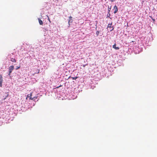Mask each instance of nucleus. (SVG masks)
<instances>
[{
    "mask_svg": "<svg viewBox=\"0 0 157 157\" xmlns=\"http://www.w3.org/2000/svg\"><path fill=\"white\" fill-rule=\"evenodd\" d=\"M99 31H97L96 32V34L97 35V36H98L99 35Z\"/></svg>",
    "mask_w": 157,
    "mask_h": 157,
    "instance_id": "obj_12",
    "label": "nucleus"
},
{
    "mask_svg": "<svg viewBox=\"0 0 157 157\" xmlns=\"http://www.w3.org/2000/svg\"><path fill=\"white\" fill-rule=\"evenodd\" d=\"M3 78L2 75H0V87L2 86V83L3 82Z\"/></svg>",
    "mask_w": 157,
    "mask_h": 157,
    "instance_id": "obj_4",
    "label": "nucleus"
},
{
    "mask_svg": "<svg viewBox=\"0 0 157 157\" xmlns=\"http://www.w3.org/2000/svg\"><path fill=\"white\" fill-rule=\"evenodd\" d=\"M112 25V23L111 22V23H109L107 26L108 30H109L110 31H112L114 29V28Z\"/></svg>",
    "mask_w": 157,
    "mask_h": 157,
    "instance_id": "obj_1",
    "label": "nucleus"
},
{
    "mask_svg": "<svg viewBox=\"0 0 157 157\" xmlns=\"http://www.w3.org/2000/svg\"><path fill=\"white\" fill-rule=\"evenodd\" d=\"M114 9V13H116L118 11V8L116 6H115L113 8Z\"/></svg>",
    "mask_w": 157,
    "mask_h": 157,
    "instance_id": "obj_5",
    "label": "nucleus"
},
{
    "mask_svg": "<svg viewBox=\"0 0 157 157\" xmlns=\"http://www.w3.org/2000/svg\"><path fill=\"white\" fill-rule=\"evenodd\" d=\"M150 17L152 19V20L153 22H154L155 21V19H153L152 17L151 16H150Z\"/></svg>",
    "mask_w": 157,
    "mask_h": 157,
    "instance_id": "obj_15",
    "label": "nucleus"
},
{
    "mask_svg": "<svg viewBox=\"0 0 157 157\" xmlns=\"http://www.w3.org/2000/svg\"><path fill=\"white\" fill-rule=\"evenodd\" d=\"M69 20L68 21V23H69V25H70V22H72V17L71 16H70L69 17Z\"/></svg>",
    "mask_w": 157,
    "mask_h": 157,
    "instance_id": "obj_8",
    "label": "nucleus"
},
{
    "mask_svg": "<svg viewBox=\"0 0 157 157\" xmlns=\"http://www.w3.org/2000/svg\"><path fill=\"white\" fill-rule=\"evenodd\" d=\"M14 69V67L13 66H11L9 67V74L8 75H10L11 73H12L13 70Z\"/></svg>",
    "mask_w": 157,
    "mask_h": 157,
    "instance_id": "obj_2",
    "label": "nucleus"
},
{
    "mask_svg": "<svg viewBox=\"0 0 157 157\" xmlns=\"http://www.w3.org/2000/svg\"><path fill=\"white\" fill-rule=\"evenodd\" d=\"M86 65H83V67H84L85 66H86Z\"/></svg>",
    "mask_w": 157,
    "mask_h": 157,
    "instance_id": "obj_17",
    "label": "nucleus"
},
{
    "mask_svg": "<svg viewBox=\"0 0 157 157\" xmlns=\"http://www.w3.org/2000/svg\"><path fill=\"white\" fill-rule=\"evenodd\" d=\"M111 6L110 7H109V6L108 7V13H109V12L110 11L111 9Z\"/></svg>",
    "mask_w": 157,
    "mask_h": 157,
    "instance_id": "obj_10",
    "label": "nucleus"
},
{
    "mask_svg": "<svg viewBox=\"0 0 157 157\" xmlns=\"http://www.w3.org/2000/svg\"><path fill=\"white\" fill-rule=\"evenodd\" d=\"M110 14L109 13H108V14H107V17L110 18Z\"/></svg>",
    "mask_w": 157,
    "mask_h": 157,
    "instance_id": "obj_14",
    "label": "nucleus"
},
{
    "mask_svg": "<svg viewBox=\"0 0 157 157\" xmlns=\"http://www.w3.org/2000/svg\"><path fill=\"white\" fill-rule=\"evenodd\" d=\"M60 86H59V87H58L57 88H59V87H60Z\"/></svg>",
    "mask_w": 157,
    "mask_h": 157,
    "instance_id": "obj_20",
    "label": "nucleus"
},
{
    "mask_svg": "<svg viewBox=\"0 0 157 157\" xmlns=\"http://www.w3.org/2000/svg\"><path fill=\"white\" fill-rule=\"evenodd\" d=\"M10 60L12 62H16V60L15 59H14V58H11V60Z\"/></svg>",
    "mask_w": 157,
    "mask_h": 157,
    "instance_id": "obj_9",
    "label": "nucleus"
},
{
    "mask_svg": "<svg viewBox=\"0 0 157 157\" xmlns=\"http://www.w3.org/2000/svg\"><path fill=\"white\" fill-rule=\"evenodd\" d=\"M39 22L40 25H42L43 24V22L40 19L38 18Z\"/></svg>",
    "mask_w": 157,
    "mask_h": 157,
    "instance_id": "obj_7",
    "label": "nucleus"
},
{
    "mask_svg": "<svg viewBox=\"0 0 157 157\" xmlns=\"http://www.w3.org/2000/svg\"><path fill=\"white\" fill-rule=\"evenodd\" d=\"M48 18L49 20V17H48Z\"/></svg>",
    "mask_w": 157,
    "mask_h": 157,
    "instance_id": "obj_19",
    "label": "nucleus"
},
{
    "mask_svg": "<svg viewBox=\"0 0 157 157\" xmlns=\"http://www.w3.org/2000/svg\"><path fill=\"white\" fill-rule=\"evenodd\" d=\"M39 72V71L37 73H38Z\"/></svg>",
    "mask_w": 157,
    "mask_h": 157,
    "instance_id": "obj_18",
    "label": "nucleus"
},
{
    "mask_svg": "<svg viewBox=\"0 0 157 157\" xmlns=\"http://www.w3.org/2000/svg\"><path fill=\"white\" fill-rule=\"evenodd\" d=\"M115 1V0H110V1L111 2H113Z\"/></svg>",
    "mask_w": 157,
    "mask_h": 157,
    "instance_id": "obj_16",
    "label": "nucleus"
},
{
    "mask_svg": "<svg viewBox=\"0 0 157 157\" xmlns=\"http://www.w3.org/2000/svg\"><path fill=\"white\" fill-rule=\"evenodd\" d=\"M113 48L116 50H119L120 48L119 47L116 46V44L115 43L113 46Z\"/></svg>",
    "mask_w": 157,
    "mask_h": 157,
    "instance_id": "obj_6",
    "label": "nucleus"
},
{
    "mask_svg": "<svg viewBox=\"0 0 157 157\" xmlns=\"http://www.w3.org/2000/svg\"><path fill=\"white\" fill-rule=\"evenodd\" d=\"M20 68V66H17L16 67V70H18V69H19V68Z\"/></svg>",
    "mask_w": 157,
    "mask_h": 157,
    "instance_id": "obj_13",
    "label": "nucleus"
},
{
    "mask_svg": "<svg viewBox=\"0 0 157 157\" xmlns=\"http://www.w3.org/2000/svg\"><path fill=\"white\" fill-rule=\"evenodd\" d=\"M78 78V77H71V78H72V79H74V80Z\"/></svg>",
    "mask_w": 157,
    "mask_h": 157,
    "instance_id": "obj_11",
    "label": "nucleus"
},
{
    "mask_svg": "<svg viewBox=\"0 0 157 157\" xmlns=\"http://www.w3.org/2000/svg\"><path fill=\"white\" fill-rule=\"evenodd\" d=\"M32 93H30V94H29L27 95V97L26 98V99H27V98H29V99L33 100L34 98H35L36 99L37 98V97H34L33 98H32Z\"/></svg>",
    "mask_w": 157,
    "mask_h": 157,
    "instance_id": "obj_3",
    "label": "nucleus"
}]
</instances>
